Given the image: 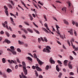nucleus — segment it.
I'll use <instances>...</instances> for the list:
<instances>
[{
    "label": "nucleus",
    "mask_w": 78,
    "mask_h": 78,
    "mask_svg": "<svg viewBox=\"0 0 78 78\" xmlns=\"http://www.w3.org/2000/svg\"><path fill=\"white\" fill-rule=\"evenodd\" d=\"M18 42L19 44H20V45H22V44H23V42H21L20 41H18Z\"/></svg>",
    "instance_id": "nucleus-34"
},
{
    "label": "nucleus",
    "mask_w": 78,
    "mask_h": 78,
    "mask_svg": "<svg viewBox=\"0 0 78 78\" xmlns=\"http://www.w3.org/2000/svg\"><path fill=\"white\" fill-rule=\"evenodd\" d=\"M67 62H68V60H64L63 64L65 66H67Z\"/></svg>",
    "instance_id": "nucleus-12"
},
{
    "label": "nucleus",
    "mask_w": 78,
    "mask_h": 78,
    "mask_svg": "<svg viewBox=\"0 0 78 78\" xmlns=\"http://www.w3.org/2000/svg\"><path fill=\"white\" fill-rule=\"evenodd\" d=\"M58 67H59V66L58 65H57L56 66V69L57 71L58 72H59V69Z\"/></svg>",
    "instance_id": "nucleus-21"
},
{
    "label": "nucleus",
    "mask_w": 78,
    "mask_h": 78,
    "mask_svg": "<svg viewBox=\"0 0 78 78\" xmlns=\"http://www.w3.org/2000/svg\"><path fill=\"white\" fill-rule=\"evenodd\" d=\"M56 27V30L57 32V33L58 34H59V35H60L61 34H60V33H59V29L60 28V27H59L58 25H55Z\"/></svg>",
    "instance_id": "nucleus-6"
},
{
    "label": "nucleus",
    "mask_w": 78,
    "mask_h": 78,
    "mask_svg": "<svg viewBox=\"0 0 78 78\" xmlns=\"http://www.w3.org/2000/svg\"><path fill=\"white\" fill-rule=\"evenodd\" d=\"M35 31L37 33V34H40L39 32V31L38 30H35Z\"/></svg>",
    "instance_id": "nucleus-50"
},
{
    "label": "nucleus",
    "mask_w": 78,
    "mask_h": 78,
    "mask_svg": "<svg viewBox=\"0 0 78 78\" xmlns=\"http://www.w3.org/2000/svg\"><path fill=\"white\" fill-rule=\"evenodd\" d=\"M27 59H28L29 60V61H30L32 62V61H33V59H32V58H30V57H27Z\"/></svg>",
    "instance_id": "nucleus-31"
},
{
    "label": "nucleus",
    "mask_w": 78,
    "mask_h": 78,
    "mask_svg": "<svg viewBox=\"0 0 78 78\" xmlns=\"http://www.w3.org/2000/svg\"><path fill=\"white\" fill-rule=\"evenodd\" d=\"M4 8L5 9V13L6 16H9V14H8V8H7V7H6V5H5L4 6Z\"/></svg>",
    "instance_id": "nucleus-5"
},
{
    "label": "nucleus",
    "mask_w": 78,
    "mask_h": 78,
    "mask_svg": "<svg viewBox=\"0 0 78 78\" xmlns=\"http://www.w3.org/2000/svg\"><path fill=\"white\" fill-rule=\"evenodd\" d=\"M38 3H39V4H40V5H41V6H43V5H44L42 3H41V2L40 1H39L38 2Z\"/></svg>",
    "instance_id": "nucleus-47"
},
{
    "label": "nucleus",
    "mask_w": 78,
    "mask_h": 78,
    "mask_svg": "<svg viewBox=\"0 0 78 78\" xmlns=\"http://www.w3.org/2000/svg\"><path fill=\"white\" fill-rule=\"evenodd\" d=\"M17 51L19 53H20V52H21V50H20V49L19 48H17Z\"/></svg>",
    "instance_id": "nucleus-37"
},
{
    "label": "nucleus",
    "mask_w": 78,
    "mask_h": 78,
    "mask_svg": "<svg viewBox=\"0 0 78 78\" xmlns=\"http://www.w3.org/2000/svg\"><path fill=\"white\" fill-rule=\"evenodd\" d=\"M50 50H51V48L49 46H48L46 48H44V49L43 50V52H47L48 53H50Z\"/></svg>",
    "instance_id": "nucleus-1"
},
{
    "label": "nucleus",
    "mask_w": 78,
    "mask_h": 78,
    "mask_svg": "<svg viewBox=\"0 0 78 78\" xmlns=\"http://www.w3.org/2000/svg\"><path fill=\"white\" fill-rule=\"evenodd\" d=\"M49 61H50V62L51 63V64H55V61H54L53 60V59L51 57L50 59H49Z\"/></svg>",
    "instance_id": "nucleus-10"
},
{
    "label": "nucleus",
    "mask_w": 78,
    "mask_h": 78,
    "mask_svg": "<svg viewBox=\"0 0 78 78\" xmlns=\"http://www.w3.org/2000/svg\"><path fill=\"white\" fill-rule=\"evenodd\" d=\"M21 3H22V4L23 5H24V6H26L25 4V3H24V2L22 1L21 2Z\"/></svg>",
    "instance_id": "nucleus-60"
},
{
    "label": "nucleus",
    "mask_w": 78,
    "mask_h": 78,
    "mask_svg": "<svg viewBox=\"0 0 78 78\" xmlns=\"http://www.w3.org/2000/svg\"><path fill=\"white\" fill-rule=\"evenodd\" d=\"M37 61L38 62V64H39L41 65V64H44V62L41 61L40 60H39V58H37Z\"/></svg>",
    "instance_id": "nucleus-9"
},
{
    "label": "nucleus",
    "mask_w": 78,
    "mask_h": 78,
    "mask_svg": "<svg viewBox=\"0 0 78 78\" xmlns=\"http://www.w3.org/2000/svg\"><path fill=\"white\" fill-rule=\"evenodd\" d=\"M0 34H4V32L3 30H2L0 32Z\"/></svg>",
    "instance_id": "nucleus-54"
},
{
    "label": "nucleus",
    "mask_w": 78,
    "mask_h": 78,
    "mask_svg": "<svg viewBox=\"0 0 78 78\" xmlns=\"http://www.w3.org/2000/svg\"><path fill=\"white\" fill-rule=\"evenodd\" d=\"M52 18L54 20H56V22H58V20H57L56 18L55 17H52Z\"/></svg>",
    "instance_id": "nucleus-42"
},
{
    "label": "nucleus",
    "mask_w": 78,
    "mask_h": 78,
    "mask_svg": "<svg viewBox=\"0 0 78 78\" xmlns=\"http://www.w3.org/2000/svg\"><path fill=\"white\" fill-rule=\"evenodd\" d=\"M33 5H34V6H35V8H37V9H39V8H38V7H37V5H36V4H35L34 3Z\"/></svg>",
    "instance_id": "nucleus-32"
},
{
    "label": "nucleus",
    "mask_w": 78,
    "mask_h": 78,
    "mask_svg": "<svg viewBox=\"0 0 78 78\" xmlns=\"http://www.w3.org/2000/svg\"><path fill=\"white\" fill-rule=\"evenodd\" d=\"M44 41H45V42H48V40L47 39V38L45 37H44Z\"/></svg>",
    "instance_id": "nucleus-22"
},
{
    "label": "nucleus",
    "mask_w": 78,
    "mask_h": 78,
    "mask_svg": "<svg viewBox=\"0 0 78 78\" xmlns=\"http://www.w3.org/2000/svg\"><path fill=\"white\" fill-rule=\"evenodd\" d=\"M40 39L42 41H43V42H44V39L43 38H42V37H41Z\"/></svg>",
    "instance_id": "nucleus-53"
},
{
    "label": "nucleus",
    "mask_w": 78,
    "mask_h": 78,
    "mask_svg": "<svg viewBox=\"0 0 78 78\" xmlns=\"http://www.w3.org/2000/svg\"><path fill=\"white\" fill-rule=\"evenodd\" d=\"M44 18V19L46 21H47V17H46V16L45 15H43Z\"/></svg>",
    "instance_id": "nucleus-33"
},
{
    "label": "nucleus",
    "mask_w": 78,
    "mask_h": 78,
    "mask_svg": "<svg viewBox=\"0 0 78 78\" xmlns=\"http://www.w3.org/2000/svg\"><path fill=\"white\" fill-rule=\"evenodd\" d=\"M68 32L69 33L71 36H73V30L72 29H71L70 30L68 31Z\"/></svg>",
    "instance_id": "nucleus-8"
},
{
    "label": "nucleus",
    "mask_w": 78,
    "mask_h": 78,
    "mask_svg": "<svg viewBox=\"0 0 78 78\" xmlns=\"http://www.w3.org/2000/svg\"><path fill=\"white\" fill-rule=\"evenodd\" d=\"M74 49H75L74 51H78V47Z\"/></svg>",
    "instance_id": "nucleus-46"
},
{
    "label": "nucleus",
    "mask_w": 78,
    "mask_h": 78,
    "mask_svg": "<svg viewBox=\"0 0 78 78\" xmlns=\"http://www.w3.org/2000/svg\"><path fill=\"white\" fill-rule=\"evenodd\" d=\"M74 33L75 36H77V33H76V31H75V30L74 31Z\"/></svg>",
    "instance_id": "nucleus-43"
},
{
    "label": "nucleus",
    "mask_w": 78,
    "mask_h": 78,
    "mask_svg": "<svg viewBox=\"0 0 78 78\" xmlns=\"http://www.w3.org/2000/svg\"><path fill=\"white\" fill-rule=\"evenodd\" d=\"M15 68L16 69H17L18 68V65H16L15 66Z\"/></svg>",
    "instance_id": "nucleus-64"
},
{
    "label": "nucleus",
    "mask_w": 78,
    "mask_h": 78,
    "mask_svg": "<svg viewBox=\"0 0 78 78\" xmlns=\"http://www.w3.org/2000/svg\"><path fill=\"white\" fill-rule=\"evenodd\" d=\"M62 9L63 11H65V12H66V7H64L62 8Z\"/></svg>",
    "instance_id": "nucleus-35"
},
{
    "label": "nucleus",
    "mask_w": 78,
    "mask_h": 78,
    "mask_svg": "<svg viewBox=\"0 0 78 78\" xmlns=\"http://www.w3.org/2000/svg\"><path fill=\"white\" fill-rule=\"evenodd\" d=\"M16 60L17 62H18L19 64H20V63H21V62H20V60H19V58H16Z\"/></svg>",
    "instance_id": "nucleus-26"
},
{
    "label": "nucleus",
    "mask_w": 78,
    "mask_h": 78,
    "mask_svg": "<svg viewBox=\"0 0 78 78\" xmlns=\"http://www.w3.org/2000/svg\"><path fill=\"white\" fill-rule=\"evenodd\" d=\"M2 25L3 26V27H4V28H6L7 30H9V28H8V26L7 25H8V22L7 21H5L4 22V23H2Z\"/></svg>",
    "instance_id": "nucleus-3"
},
{
    "label": "nucleus",
    "mask_w": 78,
    "mask_h": 78,
    "mask_svg": "<svg viewBox=\"0 0 78 78\" xmlns=\"http://www.w3.org/2000/svg\"><path fill=\"white\" fill-rule=\"evenodd\" d=\"M72 52L73 54L75 55V56H76V52H75L74 51H72Z\"/></svg>",
    "instance_id": "nucleus-55"
},
{
    "label": "nucleus",
    "mask_w": 78,
    "mask_h": 78,
    "mask_svg": "<svg viewBox=\"0 0 78 78\" xmlns=\"http://www.w3.org/2000/svg\"><path fill=\"white\" fill-rule=\"evenodd\" d=\"M39 78H43V76L42 75H39L38 76Z\"/></svg>",
    "instance_id": "nucleus-48"
},
{
    "label": "nucleus",
    "mask_w": 78,
    "mask_h": 78,
    "mask_svg": "<svg viewBox=\"0 0 78 78\" xmlns=\"http://www.w3.org/2000/svg\"><path fill=\"white\" fill-rule=\"evenodd\" d=\"M75 25L76 27H78V23H75Z\"/></svg>",
    "instance_id": "nucleus-61"
},
{
    "label": "nucleus",
    "mask_w": 78,
    "mask_h": 78,
    "mask_svg": "<svg viewBox=\"0 0 78 78\" xmlns=\"http://www.w3.org/2000/svg\"><path fill=\"white\" fill-rule=\"evenodd\" d=\"M68 66L69 69H72V67H73L72 65L71 64V63L70 62H69V63Z\"/></svg>",
    "instance_id": "nucleus-15"
},
{
    "label": "nucleus",
    "mask_w": 78,
    "mask_h": 78,
    "mask_svg": "<svg viewBox=\"0 0 78 78\" xmlns=\"http://www.w3.org/2000/svg\"><path fill=\"white\" fill-rule=\"evenodd\" d=\"M12 37H13V38H15V37H16V35L14 34H13L12 35Z\"/></svg>",
    "instance_id": "nucleus-62"
},
{
    "label": "nucleus",
    "mask_w": 78,
    "mask_h": 78,
    "mask_svg": "<svg viewBox=\"0 0 78 78\" xmlns=\"http://www.w3.org/2000/svg\"><path fill=\"white\" fill-rule=\"evenodd\" d=\"M5 34H6V36H8V37H9V33H8L7 32H5Z\"/></svg>",
    "instance_id": "nucleus-40"
},
{
    "label": "nucleus",
    "mask_w": 78,
    "mask_h": 78,
    "mask_svg": "<svg viewBox=\"0 0 78 78\" xmlns=\"http://www.w3.org/2000/svg\"><path fill=\"white\" fill-rule=\"evenodd\" d=\"M2 60L3 63H5L6 62V59H5V58H3Z\"/></svg>",
    "instance_id": "nucleus-29"
},
{
    "label": "nucleus",
    "mask_w": 78,
    "mask_h": 78,
    "mask_svg": "<svg viewBox=\"0 0 78 78\" xmlns=\"http://www.w3.org/2000/svg\"><path fill=\"white\" fill-rule=\"evenodd\" d=\"M33 24H34V26L36 27H37V28H38V26L34 22H33Z\"/></svg>",
    "instance_id": "nucleus-44"
},
{
    "label": "nucleus",
    "mask_w": 78,
    "mask_h": 78,
    "mask_svg": "<svg viewBox=\"0 0 78 78\" xmlns=\"http://www.w3.org/2000/svg\"><path fill=\"white\" fill-rule=\"evenodd\" d=\"M32 16H33V17H34V18H36V15H35V14H34L33 13Z\"/></svg>",
    "instance_id": "nucleus-57"
},
{
    "label": "nucleus",
    "mask_w": 78,
    "mask_h": 78,
    "mask_svg": "<svg viewBox=\"0 0 78 78\" xmlns=\"http://www.w3.org/2000/svg\"><path fill=\"white\" fill-rule=\"evenodd\" d=\"M22 63L23 66V67H25V68H26V64H25V62H22Z\"/></svg>",
    "instance_id": "nucleus-14"
},
{
    "label": "nucleus",
    "mask_w": 78,
    "mask_h": 78,
    "mask_svg": "<svg viewBox=\"0 0 78 78\" xmlns=\"http://www.w3.org/2000/svg\"><path fill=\"white\" fill-rule=\"evenodd\" d=\"M29 16L30 20H33V17H32L30 14H29Z\"/></svg>",
    "instance_id": "nucleus-19"
},
{
    "label": "nucleus",
    "mask_w": 78,
    "mask_h": 78,
    "mask_svg": "<svg viewBox=\"0 0 78 78\" xmlns=\"http://www.w3.org/2000/svg\"><path fill=\"white\" fill-rule=\"evenodd\" d=\"M5 41L7 44H10L11 43V41L7 39L5 40Z\"/></svg>",
    "instance_id": "nucleus-16"
},
{
    "label": "nucleus",
    "mask_w": 78,
    "mask_h": 78,
    "mask_svg": "<svg viewBox=\"0 0 78 78\" xmlns=\"http://www.w3.org/2000/svg\"><path fill=\"white\" fill-rule=\"evenodd\" d=\"M63 21L66 25H69V23H68V22L66 20H64Z\"/></svg>",
    "instance_id": "nucleus-24"
},
{
    "label": "nucleus",
    "mask_w": 78,
    "mask_h": 78,
    "mask_svg": "<svg viewBox=\"0 0 78 78\" xmlns=\"http://www.w3.org/2000/svg\"><path fill=\"white\" fill-rule=\"evenodd\" d=\"M43 30L44 31H45L46 33H49V32L47 30V29H46L45 28H43Z\"/></svg>",
    "instance_id": "nucleus-28"
},
{
    "label": "nucleus",
    "mask_w": 78,
    "mask_h": 78,
    "mask_svg": "<svg viewBox=\"0 0 78 78\" xmlns=\"http://www.w3.org/2000/svg\"><path fill=\"white\" fill-rule=\"evenodd\" d=\"M23 70L24 73L25 75H27L28 73H27V70L25 67H23Z\"/></svg>",
    "instance_id": "nucleus-7"
},
{
    "label": "nucleus",
    "mask_w": 78,
    "mask_h": 78,
    "mask_svg": "<svg viewBox=\"0 0 78 78\" xmlns=\"http://www.w3.org/2000/svg\"><path fill=\"white\" fill-rule=\"evenodd\" d=\"M62 74L61 72L59 73V74L58 76V78H61V76H62Z\"/></svg>",
    "instance_id": "nucleus-27"
},
{
    "label": "nucleus",
    "mask_w": 78,
    "mask_h": 78,
    "mask_svg": "<svg viewBox=\"0 0 78 78\" xmlns=\"http://www.w3.org/2000/svg\"><path fill=\"white\" fill-rule=\"evenodd\" d=\"M10 19L12 21V23H14V20H13V19L11 17H10Z\"/></svg>",
    "instance_id": "nucleus-41"
},
{
    "label": "nucleus",
    "mask_w": 78,
    "mask_h": 78,
    "mask_svg": "<svg viewBox=\"0 0 78 78\" xmlns=\"http://www.w3.org/2000/svg\"><path fill=\"white\" fill-rule=\"evenodd\" d=\"M29 55H30V56L31 57H32L33 58V55L31 54V53H29L28 54Z\"/></svg>",
    "instance_id": "nucleus-45"
},
{
    "label": "nucleus",
    "mask_w": 78,
    "mask_h": 78,
    "mask_svg": "<svg viewBox=\"0 0 78 78\" xmlns=\"http://www.w3.org/2000/svg\"><path fill=\"white\" fill-rule=\"evenodd\" d=\"M10 48L11 50H15V49L14 48V46H11Z\"/></svg>",
    "instance_id": "nucleus-30"
},
{
    "label": "nucleus",
    "mask_w": 78,
    "mask_h": 78,
    "mask_svg": "<svg viewBox=\"0 0 78 78\" xmlns=\"http://www.w3.org/2000/svg\"><path fill=\"white\" fill-rule=\"evenodd\" d=\"M7 72L8 73H10L11 72H12V70H11V69H10L8 68L7 70Z\"/></svg>",
    "instance_id": "nucleus-17"
},
{
    "label": "nucleus",
    "mask_w": 78,
    "mask_h": 78,
    "mask_svg": "<svg viewBox=\"0 0 78 78\" xmlns=\"http://www.w3.org/2000/svg\"><path fill=\"white\" fill-rule=\"evenodd\" d=\"M68 5H69V6H71V3L70 2H69Z\"/></svg>",
    "instance_id": "nucleus-63"
},
{
    "label": "nucleus",
    "mask_w": 78,
    "mask_h": 78,
    "mask_svg": "<svg viewBox=\"0 0 78 78\" xmlns=\"http://www.w3.org/2000/svg\"><path fill=\"white\" fill-rule=\"evenodd\" d=\"M34 72H35L36 76L37 77H38V76H39V74H38V73H37V71L35 70Z\"/></svg>",
    "instance_id": "nucleus-18"
},
{
    "label": "nucleus",
    "mask_w": 78,
    "mask_h": 78,
    "mask_svg": "<svg viewBox=\"0 0 78 78\" xmlns=\"http://www.w3.org/2000/svg\"><path fill=\"white\" fill-rule=\"evenodd\" d=\"M11 3H12V5H14V2L13 1H11Z\"/></svg>",
    "instance_id": "nucleus-56"
},
{
    "label": "nucleus",
    "mask_w": 78,
    "mask_h": 78,
    "mask_svg": "<svg viewBox=\"0 0 78 78\" xmlns=\"http://www.w3.org/2000/svg\"><path fill=\"white\" fill-rule=\"evenodd\" d=\"M21 75H22V76L23 77V78H27V77H26L25 76H24V75H23V73H21Z\"/></svg>",
    "instance_id": "nucleus-36"
},
{
    "label": "nucleus",
    "mask_w": 78,
    "mask_h": 78,
    "mask_svg": "<svg viewBox=\"0 0 78 78\" xmlns=\"http://www.w3.org/2000/svg\"><path fill=\"white\" fill-rule=\"evenodd\" d=\"M8 62L9 63V64H14V61L12 60H8Z\"/></svg>",
    "instance_id": "nucleus-11"
},
{
    "label": "nucleus",
    "mask_w": 78,
    "mask_h": 78,
    "mask_svg": "<svg viewBox=\"0 0 78 78\" xmlns=\"http://www.w3.org/2000/svg\"><path fill=\"white\" fill-rule=\"evenodd\" d=\"M49 69V66L47 65L46 66L45 69L46 70H48Z\"/></svg>",
    "instance_id": "nucleus-39"
},
{
    "label": "nucleus",
    "mask_w": 78,
    "mask_h": 78,
    "mask_svg": "<svg viewBox=\"0 0 78 78\" xmlns=\"http://www.w3.org/2000/svg\"><path fill=\"white\" fill-rule=\"evenodd\" d=\"M70 58L71 60H73V58L72 56H70Z\"/></svg>",
    "instance_id": "nucleus-51"
},
{
    "label": "nucleus",
    "mask_w": 78,
    "mask_h": 78,
    "mask_svg": "<svg viewBox=\"0 0 78 78\" xmlns=\"http://www.w3.org/2000/svg\"><path fill=\"white\" fill-rule=\"evenodd\" d=\"M27 31H29L30 33H33V30L30 29V28H28L27 29Z\"/></svg>",
    "instance_id": "nucleus-13"
},
{
    "label": "nucleus",
    "mask_w": 78,
    "mask_h": 78,
    "mask_svg": "<svg viewBox=\"0 0 78 78\" xmlns=\"http://www.w3.org/2000/svg\"><path fill=\"white\" fill-rule=\"evenodd\" d=\"M55 2L56 3H61V2H60L59 1H56Z\"/></svg>",
    "instance_id": "nucleus-58"
},
{
    "label": "nucleus",
    "mask_w": 78,
    "mask_h": 78,
    "mask_svg": "<svg viewBox=\"0 0 78 78\" xmlns=\"http://www.w3.org/2000/svg\"><path fill=\"white\" fill-rule=\"evenodd\" d=\"M21 30H22V31H23L24 32V33H28L27 31L26 30H25V29H24L23 28H22Z\"/></svg>",
    "instance_id": "nucleus-23"
},
{
    "label": "nucleus",
    "mask_w": 78,
    "mask_h": 78,
    "mask_svg": "<svg viewBox=\"0 0 78 78\" xmlns=\"http://www.w3.org/2000/svg\"><path fill=\"white\" fill-rule=\"evenodd\" d=\"M72 23L73 25H75V21H73Z\"/></svg>",
    "instance_id": "nucleus-59"
},
{
    "label": "nucleus",
    "mask_w": 78,
    "mask_h": 78,
    "mask_svg": "<svg viewBox=\"0 0 78 78\" xmlns=\"http://www.w3.org/2000/svg\"><path fill=\"white\" fill-rule=\"evenodd\" d=\"M7 50L8 51H9L11 52L12 53L13 55H17V52H16L15 50H12L11 49L9 48L7 49Z\"/></svg>",
    "instance_id": "nucleus-4"
},
{
    "label": "nucleus",
    "mask_w": 78,
    "mask_h": 78,
    "mask_svg": "<svg viewBox=\"0 0 78 78\" xmlns=\"http://www.w3.org/2000/svg\"><path fill=\"white\" fill-rule=\"evenodd\" d=\"M34 56L35 58H37V55H36V54H34Z\"/></svg>",
    "instance_id": "nucleus-52"
},
{
    "label": "nucleus",
    "mask_w": 78,
    "mask_h": 78,
    "mask_svg": "<svg viewBox=\"0 0 78 78\" xmlns=\"http://www.w3.org/2000/svg\"><path fill=\"white\" fill-rule=\"evenodd\" d=\"M57 62H58V64H62V62H61V61L59 60H58Z\"/></svg>",
    "instance_id": "nucleus-38"
},
{
    "label": "nucleus",
    "mask_w": 78,
    "mask_h": 78,
    "mask_svg": "<svg viewBox=\"0 0 78 78\" xmlns=\"http://www.w3.org/2000/svg\"><path fill=\"white\" fill-rule=\"evenodd\" d=\"M75 40L74 39L72 38L71 39V46H73V43H72V42H74Z\"/></svg>",
    "instance_id": "nucleus-20"
},
{
    "label": "nucleus",
    "mask_w": 78,
    "mask_h": 78,
    "mask_svg": "<svg viewBox=\"0 0 78 78\" xmlns=\"http://www.w3.org/2000/svg\"><path fill=\"white\" fill-rule=\"evenodd\" d=\"M69 75H74V73H73V72H71L69 73Z\"/></svg>",
    "instance_id": "nucleus-49"
},
{
    "label": "nucleus",
    "mask_w": 78,
    "mask_h": 78,
    "mask_svg": "<svg viewBox=\"0 0 78 78\" xmlns=\"http://www.w3.org/2000/svg\"><path fill=\"white\" fill-rule=\"evenodd\" d=\"M32 68L33 69H34V70H35L36 68V70L37 71H42V69H41V68H40V67L37 66H32Z\"/></svg>",
    "instance_id": "nucleus-2"
},
{
    "label": "nucleus",
    "mask_w": 78,
    "mask_h": 78,
    "mask_svg": "<svg viewBox=\"0 0 78 78\" xmlns=\"http://www.w3.org/2000/svg\"><path fill=\"white\" fill-rule=\"evenodd\" d=\"M7 5L9 8H12V6L10 4H8Z\"/></svg>",
    "instance_id": "nucleus-25"
}]
</instances>
